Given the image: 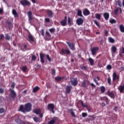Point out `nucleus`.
I'll list each match as a JSON object with an SVG mask.
<instances>
[{
  "label": "nucleus",
  "instance_id": "nucleus-1",
  "mask_svg": "<svg viewBox=\"0 0 124 124\" xmlns=\"http://www.w3.org/2000/svg\"><path fill=\"white\" fill-rule=\"evenodd\" d=\"M32 105L31 103H28L24 106L21 105L19 108V111L23 112V113H27L28 112H31V107Z\"/></svg>",
  "mask_w": 124,
  "mask_h": 124
},
{
  "label": "nucleus",
  "instance_id": "nucleus-2",
  "mask_svg": "<svg viewBox=\"0 0 124 124\" xmlns=\"http://www.w3.org/2000/svg\"><path fill=\"white\" fill-rule=\"evenodd\" d=\"M10 93L9 96L11 100H15V98L17 96V93L14 91V89H10Z\"/></svg>",
  "mask_w": 124,
  "mask_h": 124
},
{
  "label": "nucleus",
  "instance_id": "nucleus-3",
  "mask_svg": "<svg viewBox=\"0 0 124 124\" xmlns=\"http://www.w3.org/2000/svg\"><path fill=\"white\" fill-rule=\"evenodd\" d=\"M20 3H21L23 6H27L28 7L31 6V2L28 0H21L20 1Z\"/></svg>",
  "mask_w": 124,
  "mask_h": 124
},
{
  "label": "nucleus",
  "instance_id": "nucleus-4",
  "mask_svg": "<svg viewBox=\"0 0 124 124\" xmlns=\"http://www.w3.org/2000/svg\"><path fill=\"white\" fill-rule=\"evenodd\" d=\"M47 109L54 114L55 113V111L54 110V109H55V105L52 103L48 104L47 105Z\"/></svg>",
  "mask_w": 124,
  "mask_h": 124
},
{
  "label": "nucleus",
  "instance_id": "nucleus-5",
  "mask_svg": "<svg viewBox=\"0 0 124 124\" xmlns=\"http://www.w3.org/2000/svg\"><path fill=\"white\" fill-rule=\"evenodd\" d=\"M98 50H99V48L98 46L93 47L91 49V52L92 53L93 56H95Z\"/></svg>",
  "mask_w": 124,
  "mask_h": 124
},
{
  "label": "nucleus",
  "instance_id": "nucleus-6",
  "mask_svg": "<svg viewBox=\"0 0 124 124\" xmlns=\"http://www.w3.org/2000/svg\"><path fill=\"white\" fill-rule=\"evenodd\" d=\"M28 41H29V42L32 44V42H34L35 41V39H34V37L32 36V35L29 34L28 35Z\"/></svg>",
  "mask_w": 124,
  "mask_h": 124
},
{
  "label": "nucleus",
  "instance_id": "nucleus-7",
  "mask_svg": "<svg viewBox=\"0 0 124 124\" xmlns=\"http://www.w3.org/2000/svg\"><path fill=\"white\" fill-rule=\"evenodd\" d=\"M71 83L72 86L76 87L78 85V80H77V78H73L71 79Z\"/></svg>",
  "mask_w": 124,
  "mask_h": 124
},
{
  "label": "nucleus",
  "instance_id": "nucleus-8",
  "mask_svg": "<svg viewBox=\"0 0 124 124\" xmlns=\"http://www.w3.org/2000/svg\"><path fill=\"white\" fill-rule=\"evenodd\" d=\"M100 100L106 102L107 105H108V104H109V103L110 102V100H109L107 96L101 97Z\"/></svg>",
  "mask_w": 124,
  "mask_h": 124
},
{
  "label": "nucleus",
  "instance_id": "nucleus-9",
  "mask_svg": "<svg viewBox=\"0 0 124 124\" xmlns=\"http://www.w3.org/2000/svg\"><path fill=\"white\" fill-rule=\"evenodd\" d=\"M67 20V16H65L64 17V19L62 20L60 22V24H61V26H62V27H65L66 26V24H67V22L66 21Z\"/></svg>",
  "mask_w": 124,
  "mask_h": 124
},
{
  "label": "nucleus",
  "instance_id": "nucleus-10",
  "mask_svg": "<svg viewBox=\"0 0 124 124\" xmlns=\"http://www.w3.org/2000/svg\"><path fill=\"white\" fill-rule=\"evenodd\" d=\"M28 17L30 24H31V20L33 19V16H32V13L31 11L28 12Z\"/></svg>",
  "mask_w": 124,
  "mask_h": 124
},
{
  "label": "nucleus",
  "instance_id": "nucleus-11",
  "mask_svg": "<svg viewBox=\"0 0 124 124\" xmlns=\"http://www.w3.org/2000/svg\"><path fill=\"white\" fill-rule=\"evenodd\" d=\"M76 23L78 26H81V25H83V23H84V19L81 17L78 18L77 19Z\"/></svg>",
  "mask_w": 124,
  "mask_h": 124
},
{
  "label": "nucleus",
  "instance_id": "nucleus-12",
  "mask_svg": "<svg viewBox=\"0 0 124 124\" xmlns=\"http://www.w3.org/2000/svg\"><path fill=\"white\" fill-rule=\"evenodd\" d=\"M67 44L68 45L70 49L72 50V51H74L75 50V47H74V44L73 43H70L69 42H66Z\"/></svg>",
  "mask_w": 124,
  "mask_h": 124
},
{
  "label": "nucleus",
  "instance_id": "nucleus-13",
  "mask_svg": "<svg viewBox=\"0 0 124 124\" xmlns=\"http://www.w3.org/2000/svg\"><path fill=\"white\" fill-rule=\"evenodd\" d=\"M6 23L8 27L9 30H12L13 29V23L11 21L7 20Z\"/></svg>",
  "mask_w": 124,
  "mask_h": 124
},
{
  "label": "nucleus",
  "instance_id": "nucleus-14",
  "mask_svg": "<svg viewBox=\"0 0 124 124\" xmlns=\"http://www.w3.org/2000/svg\"><path fill=\"white\" fill-rule=\"evenodd\" d=\"M44 38L46 40H50V38H51V35L47 31L46 32V36L44 37Z\"/></svg>",
  "mask_w": 124,
  "mask_h": 124
},
{
  "label": "nucleus",
  "instance_id": "nucleus-15",
  "mask_svg": "<svg viewBox=\"0 0 124 124\" xmlns=\"http://www.w3.org/2000/svg\"><path fill=\"white\" fill-rule=\"evenodd\" d=\"M58 117H53L49 122H48V124H54L55 122L58 121Z\"/></svg>",
  "mask_w": 124,
  "mask_h": 124
},
{
  "label": "nucleus",
  "instance_id": "nucleus-16",
  "mask_svg": "<svg viewBox=\"0 0 124 124\" xmlns=\"http://www.w3.org/2000/svg\"><path fill=\"white\" fill-rule=\"evenodd\" d=\"M107 94L113 99L115 98V94H114L113 92H110V91H108V92L107 93Z\"/></svg>",
  "mask_w": 124,
  "mask_h": 124
},
{
  "label": "nucleus",
  "instance_id": "nucleus-17",
  "mask_svg": "<svg viewBox=\"0 0 124 124\" xmlns=\"http://www.w3.org/2000/svg\"><path fill=\"white\" fill-rule=\"evenodd\" d=\"M117 79L119 80V76L117 75V73L116 72H114L113 73V78H112V81L113 82H115L116 81V79Z\"/></svg>",
  "mask_w": 124,
  "mask_h": 124
},
{
  "label": "nucleus",
  "instance_id": "nucleus-18",
  "mask_svg": "<svg viewBox=\"0 0 124 124\" xmlns=\"http://www.w3.org/2000/svg\"><path fill=\"white\" fill-rule=\"evenodd\" d=\"M83 14L84 16H88L91 14V12H90V11L88 9H85L83 10Z\"/></svg>",
  "mask_w": 124,
  "mask_h": 124
},
{
  "label": "nucleus",
  "instance_id": "nucleus-19",
  "mask_svg": "<svg viewBox=\"0 0 124 124\" xmlns=\"http://www.w3.org/2000/svg\"><path fill=\"white\" fill-rule=\"evenodd\" d=\"M103 16L104 18H105V19L106 21H108V19H109V17H110V15L108 13H105L103 14Z\"/></svg>",
  "mask_w": 124,
  "mask_h": 124
},
{
  "label": "nucleus",
  "instance_id": "nucleus-20",
  "mask_svg": "<svg viewBox=\"0 0 124 124\" xmlns=\"http://www.w3.org/2000/svg\"><path fill=\"white\" fill-rule=\"evenodd\" d=\"M47 14L50 18H52L54 16V13H53V12L50 10L47 11Z\"/></svg>",
  "mask_w": 124,
  "mask_h": 124
},
{
  "label": "nucleus",
  "instance_id": "nucleus-21",
  "mask_svg": "<svg viewBox=\"0 0 124 124\" xmlns=\"http://www.w3.org/2000/svg\"><path fill=\"white\" fill-rule=\"evenodd\" d=\"M44 54L42 53L40 54V61L42 63H44L45 62V61H44Z\"/></svg>",
  "mask_w": 124,
  "mask_h": 124
},
{
  "label": "nucleus",
  "instance_id": "nucleus-22",
  "mask_svg": "<svg viewBox=\"0 0 124 124\" xmlns=\"http://www.w3.org/2000/svg\"><path fill=\"white\" fill-rule=\"evenodd\" d=\"M64 77H57L55 78V80L57 81V82H61V81L64 79Z\"/></svg>",
  "mask_w": 124,
  "mask_h": 124
},
{
  "label": "nucleus",
  "instance_id": "nucleus-23",
  "mask_svg": "<svg viewBox=\"0 0 124 124\" xmlns=\"http://www.w3.org/2000/svg\"><path fill=\"white\" fill-rule=\"evenodd\" d=\"M72 87L70 86H67L66 88V93H70V92H71V89Z\"/></svg>",
  "mask_w": 124,
  "mask_h": 124
},
{
  "label": "nucleus",
  "instance_id": "nucleus-24",
  "mask_svg": "<svg viewBox=\"0 0 124 124\" xmlns=\"http://www.w3.org/2000/svg\"><path fill=\"white\" fill-rule=\"evenodd\" d=\"M119 30L122 33H124V26L123 24H120L119 26Z\"/></svg>",
  "mask_w": 124,
  "mask_h": 124
},
{
  "label": "nucleus",
  "instance_id": "nucleus-25",
  "mask_svg": "<svg viewBox=\"0 0 124 124\" xmlns=\"http://www.w3.org/2000/svg\"><path fill=\"white\" fill-rule=\"evenodd\" d=\"M69 112H70L71 115H72V117L74 118L76 117V115H75V112L73 111V109L71 108L70 109H68Z\"/></svg>",
  "mask_w": 124,
  "mask_h": 124
},
{
  "label": "nucleus",
  "instance_id": "nucleus-26",
  "mask_svg": "<svg viewBox=\"0 0 124 124\" xmlns=\"http://www.w3.org/2000/svg\"><path fill=\"white\" fill-rule=\"evenodd\" d=\"M33 113H35V114H36V115H39V114L41 113V110H40V109L35 108L33 109Z\"/></svg>",
  "mask_w": 124,
  "mask_h": 124
},
{
  "label": "nucleus",
  "instance_id": "nucleus-27",
  "mask_svg": "<svg viewBox=\"0 0 124 124\" xmlns=\"http://www.w3.org/2000/svg\"><path fill=\"white\" fill-rule=\"evenodd\" d=\"M12 13H13L14 17H15V18H17L18 17V13H17V11H16V9L13 10Z\"/></svg>",
  "mask_w": 124,
  "mask_h": 124
},
{
  "label": "nucleus",
  "instance_id": "nucleus-28",
  "mask_svg": "<svg viewBox=\"0 0 124 124\" xmlns=\"http://www.w3.org/2000/svg\"><path fill=\"white\" fill-rule=\"evenodd\" d=\"M111 53H116V52H117V47H116V46H113L111 47Z\"/></svg>",
  "mask_w": 124,
  "mask_h": 124
},
{
  "label": "nucleus",
  "instance_id": "nucleus-29",
  "mask_svg": "<svg viewBox=\"0 0 124 124\" xmlns=\"http://www.w3.org/2000/svg\"><path fill=\"white\" fill-rule=\"evenodd\" d=\"M88 61L90 63L91 65H93V64H94V61L93 60V58H89Z\"/></svg>",
  "mask_w": 124,
  "mask_h": 124
},
{
  "label": "nucleus",
  "instance_id": "nucleus-30",
  "mask_svg": "<svg viewBox=\"0 0 124 124\" xmlns=\"http://www.w3.org/2000/svg\"><path fill=\"white\" fill-rule=\"evenodd\" d=\"M81 86L82 88H86V87H87V80H83V81L81 83Z\"/></svg>",
  "mask_w": 124,
  "mask_h": 124
},
{
  "label": "nucleus",
  "instance_id": "nucleus-31",
  "mask_svg": "<svg viewBox=\"0 0 124 124\" xmlns=\"http://www.w3.org/2000/svg\"><path fill=\"white\" fill-rule=\"evenodd\" d=\"M39 90H40V88H39L38 86H36L33 89L32 92L36 93L37 92H38Z\"/></svg>",
  "mask_w": 124,
  "mask_h": 124
},
{
  "label": "nucleus",
  "instance_id": "nucleus-32",
  "mask_svg": "<svg viewBox=\"0 0 124 124\" xmlns=\"http://www.w3.org/2000/svg\"><path fill=\"white\" fill-rule=\"evenodd\" d=\"M93 22H94V24H95L96 26H97V27H99V29H100V28H101V26H100V24L99 23H98V22H97V20H93Z\"/></svg>",
  "mask_w": 124,
  "mask_h": 124
},
{
  "label": "nucleus",
  "instance_id": "nucleus-33",
  "mask_svg": "<svg viewBox=\"0 0 124 124\" xmlns=\"http://www.w3.org/2000/svg\"><path fill=\"white\" fill-rule=\"evenodd\" d=\"M77 15L78 16H79V17H83L81 10H78Z\"/></svg>",
  "mask_w": 124,
  "mask_h": 124
},
{
  "label": "nucleus",
  "instance_id": "nucleus-34",
  "mask_svg": "<svg viewBox=\"0 0 124 124\" xmlns=\"http://www.w3.org/2000/svg\"><path fill=\"white\" fill-rule=\"evenodd\" d=\"M119 90L120 93H123V92H124V85L120 86L119 87Z\"/></svg>",
  "mask_w": 124,
  "mask_h": 124
},
{
  "label": "nucleus",
  "instance_id": "nucleus-35",
  "mask_svg": "<svg viewBox=\"0 0 124 124\" xmlns=\"http://www.w3.org/2000/svg\"><path fill=\"white\" fill-rule=\"evenodd\" d=\"M108 40V42H110V43H115V40L112 37H109Z\"/></svg>",
  "mask_w": 124,
  "mask_h": 124
},
{
  "label": "nucleus",
  "instance_id": "nucleus-36",
  "mask_svg": "<svg viewBox=\"0 0 124 124\" xmlns=\"http://www.w3.org/2000/svg\"><path fill=\"white\" fill-rule=\"evenodd\" d=\"M100 91H101V93H105V91H106L105 87L103 86H101Z\"/></svg>",
  "mask_w": 124,
  "mask_h": 124
},
{
  "label": "nucleus",
  "instance_id": "nucleus-37",
  "mask_svg": "<svg viewBox=\"0 0 124 124\" xmlns=\"http://www.w3.org/2000/svg\"><path fill=\"white\" fill-rule=\"evenodd\" d=\"M95 18L97 19V20H100L101 18V15L99 14H95Z\"/></svg>",
  "mask_w": 124,
  "mask_h": 124
},
{
  "label": "nucleus",
  "instance_id": "nucleus-38",
  "mask_svg": "<svg viewBox=\"0 0 124 124\" xmlns=\"http://www.w3.org/2000/svg\"><path fill=\"white\" fill-rule=\"evenodd\" d=\"M33 120L35 123H38V122H39V121H40V119H39V118H38L37 117H34L33 118Z\"/></svg>",
  "mask_w": 124,
  "mask_h": 124
},
{
  "label": "nucleus",
  "instance_id": "nucleus-39",
  "mask_svg": "<svg viewBox=\"0 0 124 124\" xmlns=\"http://www.w3.org/2000/svg\"><path fill=\"white\" fill-rule=\"evenodd\" d=\"M5 38L6 40H10V36H9V34L8 33L5 34Z\"/></svg>",
  "mask_w": 124,
  "mask_h": 124
},
{
  "label": "nucleus",
  "instance_id": "nucleus-40",
  "mask_svg": "<svg viewBox=\"0 0 124 124\" xmlns=\"http://www.w3.org/2000/svg\"><path fill=\"white\" fill-rule=\"evenodd\" d=\"M51 74L52 75L55 76L56 75V69H51Z\"/></svg>",
  "mask_w": 124,
  "mask_h": 124
},
{
  "label": "nucleus",
  "instance_id": "nucleus-41",
  "mask_svg": "<svg viewBox=\"0 0 124 124\" xmlns=\"http://www.w3.org/2000/svg\"><path fill=\"white\" fill-rule=\"evenodd\" d=\"M68 26H71V18L70 17H68Z\"/></svg>",
  "mask_w": 124,
  "mask_h": 124
},
{
  "label": "nucleus",
  "instance_id": "nucleus-42",
  "mask_svg": "<svg viewBox=\"0 0 124 124\" xmlns=\"http://www.w3.org/2000/svg\"><path fill=\"white\" fill-rule=\"evenodd\" d=\"M81 105L82 107H85V108H89V106H88L87 104H84L83 101H81Z\"/></svg>",
  "mask_w": 124,
  "mask_h": 124
},
{
  "label": "nucleus",
  "instance_id": "nucleus-43",
  "mask_svg": "<svg viewBox=\"0 0 124 124\" xmlns=\"http://www.w3.org/2000/svg\"><path fill=\"white\" fill-rule=\"evenodd\" d=\"M81 69L82 70H84V71L87 70L88 69V66H82L81 67Z\"/></svg>",
  "mask_w": 124,
  "mask_h": 124
},
{
  "label": "nucleus",
  "instance_id": "nucleus-44",
  "mask_svg": "<svg viewBox=\"0 0 124 124\" xmlns=\"http://www.w3.org/2000/svg\"><path fill=\"white\" fill-rule=\"evenodd\" d=\"M109 23H110V24H116L117 21L115 19H111L109 20Z\"/></svg>",
  "mask_w": 124,
  "mask_h": 124
},
{
  "label": "nucleus",
  "instance_id": "nucleus-45",
  "mask_svg": "<svg viewBox=\"0 0 124 124\" xmlns=\"http://www.w3.org/2000/svg\"><path fill=\"white\" fill-rule=\"evenodd\" d=\"M46 57L47 60H48V62H51V57H50V56L48 54H47L46 55Z\"/></svg>",
  "mask_w": 124,
  "mask_h": 124
},
{
  "label": "nucleus",
  "instance_id": "nucleus-46",
  "mask_svg": "<svg viewBox=\"0 0 124 124\" xmlns=\"http://www.w3.org/2000/svg\"><path fill=\"white\" fill-rule=\"evenodd\" d=\"M22 70L23 72H27V66H24L22 67Z\"/></svg>",
  "mask_w": 124,
  "mask_h": 124
},
{
  "label": "nucleus",
  "instance_id": "nucleus-47",
  "mask_svg": "<svg viewBox=\"0 0 124 124\" xmlns=\"http://www.w3.org/2000/svg\"><path fill=\"white\" fill-rule=\"evenodd\" d=\"M108 85H111V78L110 77L108 78Z\"/></svg>",
  "mask_w": 124,
  "mask_h": 124
},
{
  "label": "nucleus",
  "instance_id": "nucleus-48",
  "mask_svg": "<svg viewBox=\"0 0 124 124\" xmlns=\"http://www.w3.org/2000/svg\"><path fill=\"white\" fill-rule=\"evenodd\" d=\"M118 12H119V8H117L115 10H114V14L115 15H118Z\"/></svg>",
  "mask_w": 124,
  "mask_h": 124
},
{
  "label": "nucleus",
  "instance_id": "nucleus-49",
  "mask_svg": "<svg viewBox=\"0 0 124 124\" xmlns=\"http://www.w3.org/2000/svg\"><path fill=\"white\" fill-rule=\"evenodd\" d=\"M5 109L4 108H0V114H2L3 113H4Z\"/></svg>",
  "mask_w": 124,
  "mask_h": 124
},
{
  "label": "nucleus",
  "instance_id": "nucleus-50",
  "mask_svg": "<svg viewBox=\"0 0 124 124\" xmlns=\"http://www.w3.org/2000/svg\"><path fill=\"white\" fill-rule=\"evenodd\" d=\"M40 33H41V35H42V36H45L44 35V29H42L40 31Z\"/></svg>",
  "mask_w": 124,
  "mask_h": 124
},
{
  "label": "nucleus",
  "instance_id": "nucleus-51",
  "mask_svg": "<svg viewBox=\"0 0 124 124\" xmlns=\"http://www.w3.org/2000/svg\"><path fill=\"white\" fill-rule=\"evenodd\" d=\"M107 68L108 70H111V69H112V66L110 64L108 65L107 66Z\"/></svg>",
  "mask_w": 124,
  "mask_h": 124
},
{
  "label": "nucleus",
  "instance_id": "nucleus-52",
  "mask_svg": "<svg viewBox=\"0 0 124 124\" xmlns=\"http://www.w3.org/2000/svg\"><path fill=\"white\" fill-rule=\"evenodd\" d=\"M104 31H105V33H104L105 36H108V31L106 30Z\"/></svg>",
  "mask_w": 124,
  "mask_h": 124
},
{
  "label": "nucleus",
  "instance_id": "nucleus-53",
  "mask_svg": "<svg viewBox=\"0 0 124 124\" xmlns=\"http://www.w3.org/2000/svg\"><path fill=\"white\" fill-rule=\"evenodd\" d=\"M117 3V4H118L119 6H120V7H122V3H121V0H118Z\"/></svg>",
  "mask_w": 124,
  "mask_h": 124
},
{
  "label": "nucleus",
  "instance_id": "nucleus-54",
  "mask_svg": "<svg viewBox=\"0 0 124 124\" xmlns=\"http://www.w3.org/2000/svg\"><path fill=\"white\" fill-rule=\"evenodd\" d=\"M88 116V113L83 112L82 113V116L83 118H85V117H87Z\"/></svg>",
  "mask_w": 124,
  "mask_h": 124
},
{
  "label": "nucleus",
  "instance_id": "nucleus-55",
  "mask_svg": "<svg viewBox=\"0 0 124 124\" xmlns=\"http://www.w3.org/2000/svg\"><path fill=\"white\" fill-rule=\"evenodd\" d=\"M49 31L52 33V32H55V28H51L49 29Z\"/></svg>",
  "mask_w": 124,
  "mask_h": 124
},
{
  "label": "nucleus",
  "instance_id": "nucleus-56",
  "mask_svg": "<svg viewBox=\"0 0 124 124\" xmlns=\"http://www.w3.org/2000/svg\"><path fill=\"white\" fill-rule=\"evenodd\" d=\"M4 38V35L2 34L0 35V40H2Z\"/></svg>",
  "mask_w": 124,
  "mask_h": 124
},
{
  "label": "nucleus",
  "instance_id": "nucleus-57",
  "mask_svg": "<svg viewBox=\"0 0 124 124\" xmlns=\"http://www.w3.org/2000/svg\"><path fill=\"white\" fill-rule=\"evenodd\" d=\"M93 81L95 82V83L96 84L97 86H99V83H98V82L95 78H93Z\"/></svg>",
  "mask_w": 124,
  "mask_h": 124
},
{
  "label": "nucleus",
  "instance_id": "nucleus-58",
  "mask_svg": "<svg viewBox=\"0 0 124 124\" xmlns=\"http://www.w3.org/2000/svg\"><path fill=\"white\" fill-rule=\"evenodd\" d=\"M15 122L17 123V124H19L21 123V120L20 119H15Z\"/></svg>",
  "mask_w": 124,
  "mask_h": 124
},
{
  "label": "nucleus",
  "instance_id": "nucleus-59",
  "mask_svg": "<svg viewBox=\"0 0 124 124\" xmlns=\"http://www.w3.org/2000/svg\"><path fill=\"white\" fill-rule=\"evenodd\" d=\"M11 88L13 89H15V83L13 82L11 85Z\"/></svg>",
  "mask_w": 124,
  "mask_h": 124
},
{
  "label": "nucleus",
  "instance_id": "nucleus-60",
  "mask_svg": "<svg viewBox=\"0 0 124 124\" xmlns=\"http://www.w3.org/2000/svg\"><path fill=\"white\" fill-rule=\"evenodd\" d=\"M35 60H36V56L35 55H32V61H35Z\"/></svg>",
  "mask_w": 124,
  "mask_h": 124
},
{
  "label": "nucleus",
  "instance_id": "nucleus-61",
  "mask_svg": "<svg viewBox=\"0 0 124 124\" xmlns=\"http://www.w3.org/2000/svg\"><path fill=\"white\" fill-rule=\"evenodd\" d=\"M45 21L46 22V23H50V19L49 18H46Z\"/></svg>",
  "mask_w": 124,
  "mask_h": 124
},
{
  "label": "nucleus",
  "instance_id": "nucleus-62",
  "mask_svg": "<svg viewBox=\"0 0 124 124\" xmlns=\"http://www.w3.org/2000/svg\"><path fill=\"white\" fill-rule=\"evenodd\" d=\"M4 93V90L2 88H0V93Z\"/></svg>",
  "mask_w": 124,
  "mask_h": 124
},
{
  "label": "nucleus",
  "instance_id": "nucleus-63",
  "mask_svg": "<svg viewBox=\"0 0 124 124\" xmlns=\"http://www.w3.org/2000/svg\"><path fill=\"white\" fill-rule=\"evenodd\" d=\"M67 55H69L70 54V51L69 50H66V52Z\"/></svg>",
  "mask_w": 124,
  "mask_h": 124
},
{
  "label": "nucleus",
  "instance_id": "nucleus-64",
  "mask_svg": "<svg viewBox=\"0 0 124 124\" xmlns=\"http://www.w3.org/2000/svg\"><path fill=\"white\" fill-rule=\"evenodd\" d=\"M122 54H124V47H122V50H121Z\"/></svg>",
  "mask_w": 124,
  "mask_h": 124
}]
</instances>
